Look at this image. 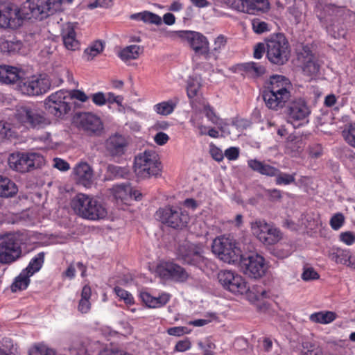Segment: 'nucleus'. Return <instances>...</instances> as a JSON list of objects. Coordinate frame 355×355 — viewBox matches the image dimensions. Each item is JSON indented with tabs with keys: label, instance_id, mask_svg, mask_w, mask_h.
Returning <instances> with one entry per match:
<instances>
[{
	"label": "nucleus",
	"instance_id": "56",
	"mask_svg": "<svg viewBox=\"0 0 355 355\" xmlns=\"http://www.w3.org/2000/svg\"><path fill=\"white\" fill-rule=\"evenodd\" d=\"M171 295L166 293H162L158 297H155L154 309L160 308L165 306L170 300Z\"/></svg>",
	"mask_w": 355,
	"mask_h": 355
},
{
	"label": "nucleus",
	"instance_id": "28",
	"mask_svg": "<svg viewBox=\"0 0 355 355\" xmlns=\"http://www.w3.org/2000/svg\"><path fill=\"white\" fill-rule=\"evenodd\" d=\"M21 47L22 43L16 38L8 40L3 37H0V51L3 53H15L18 52Z\"/></svg>",
	"mask_w": 355,
	"mask_h": 355
},
{
	"label": "nucleus",
	"instance_id": "27",
	"mask_svg": "<svg viewBox=\"0 0 355 355\" xmlns=\"http://www.w3.org/2000/svg\"><path fill=\"white\" fill-rule=\"evenodd\" d=\"M241 69L248 76L254 78H259L266 72V68L264 65L255 62L241 64Z\"/></svg>",
	"mask_w": 355,
	"mask_h": 355
},
{
	"label": "nucleus",
	"instance_id": "25",
	"mask_svg": "<svg viewBox=\"0 0 355 355\" xmlns=\"http://www.w3.org/2000/svg\"><path fill=\"white\" fill-rule=\"evenodd\" d=\"M73 172L78 184L85 187L91 186L93 179V171L87 163L80 162L77 164L73 168Z\"/></svg>",
	"mask_w": 355,
	"mask_h": 355
},
{
	"label": "nucleus",
	"instance_id": "43",
	"mask_svg": "<svg viewBox=\"0 0 355 355\" xmlns=\"http://www.w3.org/2000/svg\"><path fill=\"white\" fill-rule=\"evenodd\" d=\"M296 173L288 174L286 173H282L279 170L275 178V184L277 185H288L295 182Z\"/></svg>",
	"mask_w": 355,
	"mask_h": 355
},
{
	"label": "nucleus",
	"instance_id": "3",
	"mask_svg": "<svg viewBox=\"0 0 355 355\" xmlns=\"http://www.w3.org/2000/svg\"><path fill=\"white\" fill-rule=\"evenodd\" d=\"M71 207L78 216L90 220L103 219L107 215V209L100 201L84 193H78L73 198Z\"/></svg>",
	"mask_w": 355,
	"mask_h": 355
},
{
	"label": "nucleus",
	"instance_id": "21",
	"mask_svg": "<svg viewBox=\"0 0 355 355\" xmlns=\"http://www.w3.org/2000/svg\"><path fill=\"white\" fill-rule=\"evenodd\" d=\"M237 6L239 11L249 14L258 15L268 11L270 3L268 0H239Z\"/></svg>",
	"mask_w": 355,
	"mask_h": 355
},
{
	"label": "nucleus",
	"instance_id": "11",
	"mask_svg": "<svg viewBox=\"0 0 355 355\" xmlns=\"http://www.w3.org/2000/svg\"><path fill=\"white\" fill-rule=\"evenodd\" d=\"M219 283L224 289L234 293L243 295L250 291L245 279L232 270H222L218 275Z\"/></svg>",
	"mask_w": 355,
	"mask_h": 355
},
{
	"label": "nucleus",
	"instance_id": "45",
	"mask_svg": "<svg viewBox=\"0 0 355 355\" xmlns=\"http://www.w3.org/2000/svg\"><path fill=\"white\" fill-rule=\"evenodd\" d=\"M343 135L347 143L355 148V123L350 124L347 130L343 132Z\"/></svg>",
	"mask_w": 355,
	"mask_h": 355
},
{
	"label": "nucleus",
	"instance_id": "29",
	"mask_svg": "<svg viewBox=\"0 0 355 355\" xmlns=\"http://www.w3.org/2000/svg\"><path fill=\"white\" fill-rule=\"evenodd\" d=\"M17 191V187L14 182L0 175V197H12L15 196Z\"/></svg>",
	"mask_w": 355,
	"mask_h": 355
},
{
	"label": "nucleus",
	"instance_id": "13",
	"mask_svg": "<svg viewBox=\"0 0 355 355\" xmlns=\"http://www.w3.org/2000/svg\"><path fill=\"white\" fill-rule=\"evenodd\" d=\"M253 234L265 245H274L282 239L280 230L264 220H257L252 223Z\"/></svg>",
	"mask_w": 355,
	"mask_h": 355
},
{
	"label": "nucleus",
	"instance_id": "46",
	"mask_svg": "<svg viewBox=\"0 0 355 355\" xmlns=\"http://www.w3.org/2000/svg\"><path fill=\"white\" fill-rule=\"evenodd\" d=\"M108 169L115 178H127L129 175V170L125 167L110 165L109 166Z\"/></svg>",
	"mask_w": 355,
	"mask_h": 355
},
{
	"label": "nucleus",
	"instance_id": "57",
	"mask_svg": "<svg viewBox=\"0 0 355 355\" xmlns=\"http://www.w3.org/2000/svg\"><path fill=\"white\" fill-rule=\"evenodd\" d=\"M192 345L189 338L179 340L174 348L175 352H184L191 349Z\"/></svg>",
	"mask_w": 355,
	"mask_h": 355
},
{
	"label": "nucleus",
	"instance_id": "58",
	"mask_svg": "<svg viewBox=\"0 0 355 355\" xmlns=\"http://www.w3.org/2000/svg\"><path fill=\"white\" fill-rule=\"evenodd\" d=\"M140 298L146 306L154 309L155 297L152 296L148 292H141L140 293Z\"/></svg>",
	"mask_w": 355,
	"mask_h": 355
},
{
	"label": "nucleus",
	"instance_id": "10",
	"mask_svg": "<svg viewBox=\"0 0 355 355\" xmlns=\"http://www.w3.org/2000/svg\"><path fill=\"white\" fill-rule=\"evenodd\" d=\"M21 254V243L17 235L8 234L0 239V263H11Z\"/></svg>",
	"mask_w": 355,
	"mask_h": 355
},
{
	"label": "nucleus",
	"instance_id": "32",
	"mask_svg": "<svg viewBox=\"0 0 355 355\" xmlns=\"http://www.w3.org/2000/svg\"><path fill=\"white\" fill-rule=\"evenodd\" d=\"M337 318L335 312L330 311H321L310 315L309 320L312 322L319 324H329Z\"/></svg>",
	"mask_w": 355,
	"mask_h": 355
},
{
	"label": "nucleus",
	"instance_id": "60",
	"mask_svg": "<svg viewBox=\"0 0 355 355\" xmlns=\"http://www.w3.org/2000/svg\"><path fill=\"white\" fill-rule=\"evenodd\" d=\"M339 237L340 241L347 245H352L355 242V235L351 232H342Z\"/></svg>",
	"mask_w": 355,
	"mask_h": 355
},
{
	"label": "nucleus",
	"instance_id": "39",
	"mask_svg": "<svg viewBox=\"0 0 355 355\" xmlns=\"http://www.w3.org/2000/svg\"><path fill=\"white\" fill-rule=\"evenodd\" d=\"M104 49L103 44L101 41L94 42L84 51V55L87 61L93 60L94 57L100 54Z\"/></svg>",
	"mask_w": 355,
	"mask_h": 355
},
{
	"label": "nucleus",
	"instance_id": "30",
	"mask_svg": "<svg viewBox=\"0 0 355 355\" xmlns=\"http://www.w3.org/2000/svg\"><path fill=\"white\" fill-rule=\"evenodd\" d=\"M143 51L144 49L142 46L132 44L121 49L119 53V57L123 61L136 60Z\"/></svg>",
	"mask_w": 355,
	"mask_h": 355
},
{
	"label": "nucleus",
	"instance_id": "20",
	"mask_svg": "<svg viewBox=\"0 0 355 355\" xmlns=\"http://www.w3.org/2000/svg\"><path fill=\"white\" fill-rule=\"evenodd\" d=\"M161 276L177 282H184L189 275L187 271L181 266L171 261L164 263L158 268Z\"/></svg>",
	"mask_w": 355,
	"mask_h": 355
},
{
	"label": "nucleus",
	"instance_id": "48",
	"mask_svg": "<svg viewBox=\"0 0 355 355\" xmlns=\"http://www.w3.org/2000/svg\"><path fill=\"white\" fill-rule=\"evenodd\" d=\"M75 25L73 23H66L62 25L61 29V37L63 39L76 36Z\"/></svg>",
	"mask_w": 355,
	"mask_h": 355
},
{
	"label": "nucleus",
	"instance_id": "40",
	"mask_svg": "<svg viewBox=\"0 0 355 355\" xmlns=\"http://www.w3.org/2000/svg\"><path fill=\"white\" fill-rule=\"evenodd\" d=\"M29 355H56L55 351L43 343L33 346L28 352Z\"/></svg>",
	"mask_w": 355,
	"mask_h": 355
},
{
	"label": "nucleus",
	"instance_id": "59",
	"mask_svg": "<svg viewBox=\"0 0 355 355\" xmlns=\"http://www.w3.org/2000/svg\"><path fill=\"white\" fill-rule=\"evenodd\" d=\"M266 53V43L259 42L254 46L253 56L256 59H260L264 53Z\"/></svg>",
	"mask_w": 355,
	"mask_h": 355
},
{
	"label": "nucleus",
	"instance_id": "22",
	"mask_svg": "<svg viewBox=\"0 0 355 355\" xmlns=\"http://www.w3.org/2000/svg\"><path fill=\"white\" fill-rule=\"evenodd\" d=\"M125 137L115 134L110 136L105 141V148L111 156H121L125 154L128 146Z\"/></svg>",
	"mask_w": 355,
	"mask_h": 355
},
{
	"label": "nucleus",
	"instance_id": "49",
	"mask_svg": "<svg viewBox=\"0 0 355 355\" xmlns=\"http://www.w3.org/2000/svg\"><path fill=\"white\" fill-rule=\"evenodd\" d=\"M345 223V217L343 214L337 213L330 219L329 224L334 230H338Z\"/></svg>",
	"mask_w": 355,
	"mask_h": 355
},
{
	"label": "nucleus",
	"instance_id": "18",
	"mask_svg": "<svg viewBox=\"0 0 355 355\" xmlns=\"http://www.w3.org/2000/svg\"><path fill=\"white\" fill-rule=\"evenodd\" d=\"M239 261L244 272L255 279L261 277L267 270L264 258L257 254L247 257L242 255Z\"/></svg>",
	"mask_w": 355,
	"mask_h": 355
},
{
	"label": "nucleus",
	"instance_id": "1",
	"mask_svg": "<svg viewBox=\"0 0 355 355\" xmlns=\"http://www.w3.org/2000/svg\"><path fill=\"white\" fill-rule=\"evenodd\" d=\"M62 3V0H26L16 11L10 6L0 3V27L17 28L20 25L19 16L24 19H44L60 10Z\"/></svg>",
	"mask_w": 355,
	"mask_h": 355
},
{
	"label": "nucleus",
	"instance_id": "38",
	"mask_svg": "<svg viewBox=\"0 0 355 355\" xmlns=\"http://www.w3.org/2000/svg\"><path fill=\"white\" fill-rule=\"evenodd\" d=\"M17 345L11 338H3L0 340V354L1 355H15L17 354Z\"/></svg>",
	"mask_w": 355,
	"mask_h": 355
},
{
	"label": "nucleus",
	"instance_id": "41",
	"mask_svg": "<svg viewBox=\"0 0 355 355\" xmlns=\"http://www.w3.org/2000/svg\"><path fill=\"white\" fill-rule=\"evenodd\" d=\"M114 293L119 297V300L123 301L127 306H131L135 304V299L132 295L120 286L114 288Z\"/></svg>",
	"mask_w": 355,
	"mask_h": 355
},
{
	"label": "nucleus",
	"instance_id": "12",
	"mask_svg": "<svg viewBox=\"0 0 355 355\" xmlns=\"http://www.w3.org/2000/svg\"><path fill=\"white\" fill-rule=\"evenodd\" d=\"M21 92L29 96H39L47 92L51 87L49 79L43 75L33 76L28 78H22L18 84Z\"/></svg>",
	"mask_w": 355,
	"mask_h": 355
},
{
	"label": "nucleus",
	"instance_id": "47",
	"mask_svg": "<svg viewBox=\"0 0 355 355\" xmlns=\"http://www.w3.org/2000/svg\"><path fill=\"white\" fill-rule=\"evenodd\" d=\"M204 112L206 117L215 125L220 124V119L216 114L212 107L209 103L204 105Z\"/></svg>",
	"mask_w": 355,
	"mask_h": 355
},
{
	"label": "nucleus",
	"instance_id": "62",
	"mask_svg": "<svg viewBox=\"0 0 355 355\" xmlns=\"http://www.w3.org/2000/svg\"><path fill=\"white\" fill-rule=\"evenodd\" d=\"M53 166L61 171H67L69 169V164L61 158H55L53 159Z\"/></svg>",
	"mask_w": 355,
	"mask_h": 355
},
{
	"label": "nucleus",
	"instance_id": "23",
	"mask_svg": "<svg viewBox=\"0 0 355 355\" xmlns=\"http://www.w3.org/2000/svg\"><path fill=\"white\" fill-rule=\"evenodd\" d=\"M329 257L338 264L346 265L355 269V257L349 249L332 247L329 250Z\"/></svg>",
	"mask_w": 355,
	"mask_h": 355
},
{
	"label": "nucleus",
	"instance_id": "64",
	"mask_svg": "<svg viewBox=\"0 0 355 355\" xmlns=\"http://www.w3.org/2000/svg\"><path fill=\"white\" fill-rule=\"evenodd\" d=\"M70 96L72 98L77 99L83 103L86 102L89 99V96L84 92L78 89L73 90Z\"/></svg>",
	"mask_w": 355,
	"mask_h": 355
},
{
	"label": "nucleus",
	"instance_id": "54",
	"mask_svg": "<svg viewBox=\"0 0 355 355\" xmlns=\"http://www.w3.org/2000/svg\"><path fill=\"white\" fill-rule=\"evenodd\" d=\"M91 98L92 102L99 107L103 106L107 103L106 95L102 92L92 94Z\"/></svg>",
	"mask_w": 355,
	"mask_h": 355
},
{
	"label": "nucleus",
	"instance_id": "31",
	"mask_svg": "<svg viewBox=\"0 0 355 355\" xmlns=\"http://www.w3.org/2000/svg\"><path fill=\"white\" fill-rule=\"evenodd\" d=\"M81 298L78 302V311L81 313H87L91 309L90 298L92 289L89 285H85L81 291Z\"/></svg>",
	"mask_w": 355,
	"mask_h": 355
},
{
	"label": "nucleus",
	"instance_id": "26",
	"mask_svg": "<svg viewBox=\"0 0 355 355\" xmlns=\"http://www.w3.org/2000/svg\"><path fill=\"white\" fill-rule=\"evenodd\" d=\"M248 166L252 171L269 177H274L277 175L279 172L278 168L267 164L263 162H261L257 159H251L248 160Z\"/></svg>",
	"mask_w": 355,
	"mask_h": 355
},
{
	"label": "nucleus",
	"instance_id": "14",
	"mask_svg": "<svg viewBox=\"0 0 355 355\" xmlns=\"http://www.w3.org/2000/svg\"><path fill=\"white\" fill-rule=\"evenodd\" d=\"M202 254L203 250L200 245L187 243L179 246L177 256L184 263L202 268L206 261Z\"/></svg>",
	"mask_w": 355,
	"mask_h": 355
},
{
	"label": "nucleus",
	"instance_id": "52",
	"mask_svg": "<svg viewBox=\"0 0 355 355\" xmlns=\"http://www.w3.org/2000/svg\"><path fill=\"white\" fill-rule=\"evenodd\" d=\"M62 41L65 48L68 50L76 51L80 47V43L76 39V36L63 39Z\"/></svg>",
	"mask_w": 355,
	"mask_h": 355
},
{
	"label": "nucleus",
	"instance_id": "4",
	"mask_svg": "<svg viewBox=\"0 0 355 355\" xmlns=\"http://www.w3.org/2000/svg\"><path fill=\"white\" fill-rule=\"evenodd\" d=\"M266 58L277 66L286 64L291 55V46L288 39L282 33H273L265 39Z\"/></svg>",
	"mask_w": 355,
	"mask_h": 355
},
{
	"label": "nucleus",
	"instance_id": "51",
	"mask_svg": "<svg viewBox=\"0 0 355 355\" xmlns=\"http://www.w3.org/2000/svg\"><path fill=\"white\" fill-rule=\"evenodd\" d=\"M304 349H307V352L304 354L307 355H321V349L316 346V345L312 342L306 341L302 343Z\"/></svg>",
	"mask_w": 355,
	"mask_h": 355
},
{
	"label": "nucleus",
	"instance_id": "44",
	"mask_svg": "<svg viewBox=\"0 0 355 355\" xmlns=\"http://www.w3.org/2000/svg\"><path fill=\"white\" fill-rule=\"evenodd\" d=\"M67 349L71 355H80L85 351L83 343L78 339L73 340Z\"/></svg>",
	"mask_w": 355,
	"mask_h": 355
},
{
	"label": "nucleus",
	"instance_id": "9",
	"mask_svg": "<svg viewBox=\"0 0 355 355\" xmlns=\"http://www.w3.org/2000/svg\"><path fill=\"white\" fill-rule=\"evenodd\" d=\"M155 216L162 223L173 229H182L187 225L190 219L186 211L171 206L160 207Z\"/></svg>",
	"mask_w": 355,
	"mask_h": 355
},
{
	"label": "nucleus",
	"instance_id": "19",
	"mask_svg": "<svg viewBox=\"0 0 355 355\" xmlns=\"http://www.w3.org/2000/svg\"><path fill=\"white\" fill-rule=\"evenodd\" d=\"M76 125L88 133H96L103 129L101 119L91 112H80L73 116Z\"/></svg>",
	"mask_w": 355,
	"mask_h": 355
},
{
	"label": "nucleus",
	"instance_id": "37",
	"mask_svg": "<svg viewBox=\"0 0 355 355\" xmlns=\"http://www.w3.org/2000/svg\"><path fill=\"white\" fill-rule=\"evenodd\" d=\"M304 144L300 139H289L285 146L286 153L291 157H297L303 150Z\"/></svg>",
	"mask_w": 355,
	"mask_h": 355
},
{
	"label": "nucleus",
	"instance_id": "2",
	"mask_svg": "<svg viewBox=\"0 0 355 355\" xmlns=\"http://www.w3.org/2000/svg\"><path fill=\"white\" fill-rule=\"evenodd\" d=\"M293 85L288 78L282 75H273L262 91L266 106L277 111L283 108L291 97Z\"/></svg>",
	"mask_w": 355,
	"mask_h": 355
},
{
	"label": "nucleus",
	"instance_id": "34",
	"mask_svg": "<svg viewBox=\"0 0 355 355\" xmlns=\"http://www.w3.org/2000/svg\"><path fill=\"white\" fill-rule=\"evenodd\" d=\"M44 257L45 253L44 252H39L31 259L28 266L24 270L29 275H33L42 268L44 262Z\"/></svg>",
	"mask_w": 355,
	"mask_h": 355
},
{
	"label": "nucleus",
	"instance_id": "53",
	"mask_svg": "<svg viewBox=\"0 0 355 355\" xmlns=\"http://www.w3.org/2000/svg\"><path fill=\"white\" fill-rule=\"evenodd\" d=\"M253 31L258 34H261L268 31V25L265 21H261L259 19H254L252 23Z\"/></svg>",
	"mask_w": 355,
	"mask_h": 355
},
{
	"label": "nucleus",
	"instance_id": "8",
	"mask_svg": "<svg viewBox=\"0 0 355 355\" xmlns=\"http://www.w3.org/2000/svg\"><path fill=\"white\" fill-rule=\"evenodd\" d=\"M44 163V157L35 153H15L10 155L8 157L10 168L20 173H26L40 168Z\"/></svg>",
	"mask_w": 355,
	"mask_h": 355
},
{
	"label": "nucleus",
	"instance_id": "63",
	"mask_svg": "<svg viewBox=\"0 0 355 355\" xmlns=\"http://www.w3.org/2000/svg\"><path fill=\"white\" fill-rule=\"evenodd\" d=\"M168 140V135L163 132H157L154 137L155 142L159 146H163L166 144Z\"/></svg>",
	"mask_w": 355,
	"mask_h": 355
},
{
	"label": "nucleus",
	"instance_id": "15",
	"mask_svg": "<svg viewBox=\"0 0 355 355\" xmlns=\"http://www.w3.org/2000/svg\"><path fill=\"white\" fill-rule=\"evenodd\" d=\"M311 112V108L306 101L302 98H297L291 101L286 108L288 122L295 127L308 123V117Z\"/></svg>",
	"mask_w": 355,
	"mask_h": 355
},
{
	"label": "nucleus",
	"instance_id": "5",
	"mask_svg": "<svg viewBox=\"0 0 355 355\" xmlns=\"http://www.w3.org/2000/svg\"><path fill=\"white\" fill-rule=\"evenodd\" d=\"M15 116L19 123L28 128H44L50 124L44 112L33 103L18 106Z\"/></svg>",
	"mask_w": 355,
	"mask_h": 355
},
{
	"label": "nucleus",
	"instance_id": "36",
	"mask_svg": "<svg viewBox=\"0 0 355 355\" xmlns=\"http://www.w3.org/2000/svg\"><path fill=\"white\" fill-rule=\"evenodd\" d=\"M30 277H31V275H29L28 273H26V271L23 270L12 284V291L17 292V291L25 290L30 284Z\"/></svg>",
	"mask_w": 355,
	"mask_h": 355
},
{
	"label": "nucleus",
	"instance_id": "7",
	"mask_svg": "<svg viewBox=\"0 0 355 355\" xmlns=\"http://www.w3.org/2000/svg\"><path fill=\"white\" fill-rule=\"evenodd\" d=\"M211 249L220 260L228 263L238 262L242 256L236 241L224 235L218 236L213 241Z\"/></svg>",
	"mask_w": 355,
	"mask_h": 355
},
{
	"label": "nucleus",
	"instance_id": "42",
	"mask_svg": "<svg viewBox=\"0 0 355 355\" xmlns=\"http://www.w3.org/2000/svg\"><path fill=\"white\" fill-rule=\"evenodd\" d=\"M302 70L304 73L309 76H315L319 72L320 65L310 58L304 64Z\"/></svg>",
	"mask_w": 355,
	"mask_h": 355
},
{
	"label": "nucleus",
	"instance_id": "61",
	"mask_svg": "<svg viewBox=\"0 0 355 355\" xmlns=\"http://www.w3.org/2000/svg\"><path fill=\"white\" fill-rule=\"evenodd\" d=\"M239 148L237 147H230L225 150L224 156L229 160H236L239 157Z\"/></svg>",
	"mask_w": 355,
	"mask_h": 355
},
{
	"label": "nucleus",
	"instance_id": "16",
	"mask_svg": "<svg viewBox=\"0 0 355 355\" xmlns=\"http://www.w3.org/2000/svg\"><path fill=\"white\" fill-rule=\"evenodd\" d=\"M178 35L187 42L196 53L205 55L206 59L209 57V42L202 33L191 31H180L178 32Z\"/></svg>",
	"mask_w": 355,
	"mask_h": 355
},
{
	"label": "nucleus",
	"instance_id": "33",
	"mask_svg": "<svg viewBox=\"0 0 355 355\" xmlns=\"http://www.w3.org/2000/svg\"><path fill=\"white\" fill-rule=\"evenodd\" d=\"M178 104V99H170L155 104L153 110L159 115L167 116L173 112Z\"/></svg>",
	"mask_w": 355,
	"mask_h": 355
},
{
	"label": "nucleus",
	"instance_id": "50",
	"mask_svg": "<svg viewBox=\"0 0 355 355\" xmlns=\"http://www.w3.org/2000/svg\"><path fill=\"white\" fill-rule=\"evenodd\" d=\"M200 88V84L196 80H191L188 83L187 87V93L189 98L191 99L196 97Z\"/></svg>",
	"mask_w": 355,
	"mask_h": 355
},
{
	"label": "nucleus",
	"instance_id": "24",
	"mask_svg": "<svg viewBox=\"0 0 355 355\" xmlns=\"http://www.w3.org/2000/svg\"><path fill=\"white\" fill-rule=\"evenodd\" d=\"M23 71L15 67L1 64L0 65V82L3 84H14L21 79Z\"/></svg>",
	"mask_w": 355,
	"mask_h": 355
},
{
	"label": "nucleus",
	"instance_id": "17",
	"mask_svg": "<svg viewBox=\"0 0 355 355\" xmlns=\"http://www.w3.org/2000/svg\"><path fill=\"white\" fill-rule=\"evenodd\" d=\"M67 92L57 91L51 94L45 101L46 108L49 113L60 117L69 112L71 106L67 102Z\"/></svg>",
	"mask_w": 355,
	"mask_h": 355
},
{
	"label": "nucleus",
	"instance_id": "55",
	"mask_svg": "<svg viewBox=\"0 0 355 355\" xmlns=\"http://www.w3.org/2000/svg\"><path fill=\"white\" fill-rule=\"evenodd\" d=\"M319 278V274L313 268H305L302 274V279L304 281L315 280Z\"/></svg>",
	"mask_w": 355,
	"mask_h": 355
},
{
	"label": "nucleus",
	"instance_id": "35",
	"mask_svg": "<svg viewBox=\"0 0 355 355\" xmlns=\"http://www.w3.org/2000/svg\"><path fill=\"white\" fill-rule=\"evenodd\" d=\"M131 191L132 187L129 184L116 185L113 189V195L116 200L127 203L131 199Z\"/></svg>",
	"mask_w": 355,
	"mask_h": 355
},
{
	"label": "nucleus",
	"instance_id": "6",
	"mask_svg": "<svg viewBox=\"0 0 355 355\" xmlns=\"http://www.w3.org/2000/svg\"><path fill=\"white\" fill-rule=\"evenodd\" d=\"M162 171L161 162L158 155L152 150H145L135 158L134 171L141 179L157 177Z\"/></svg>",
	"mask_w": 355,
	"mask_h": 355
}]
</instances>
